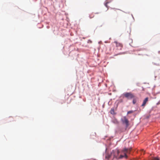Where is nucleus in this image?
Returning a JSON list of instances; mask_svg holds the SVG:
<instances>
[{
	"label": "nucleus",
	"instance_id": "dca6fc26",
	"mask_svg": "<svg viewBox=\"0 0 160 160\" xmlns=\"http://www.w3.org/2000/svg\"><path fill=\"white\" fill-rule=\"evenodd\" d=\"M117 10V9H115V11H116Z\"/></svg>",
	"mask_w": 160,
	"mask_h": 160
},
{
	"label": "nucleus",
	"instance_id": "f257e3e1",
	"mask_svg": "<svg viewBox=\"0 0 160 160\" xmlns=\"http://www.w3.org/2000/svg\"><path fill=\"white\" fill-rule=\"evenodd\" d=\"M132 148H124L121 151V153L124 154V155H121L119 156V153L120 152L119 150L118 149H115L112 150L111 152V156H112L113 158H116L117 159H121L125 157L126 158H128L127 153H129L131 150Z\"/></svg>",
	"mask_w": 160,
	"mask_h": 160
},
{
	"label": "nucleus",
	"instance_id": "0eeeda50",
	"mask_svg": "<svg viewBox=\"0 0 160 160\" xmlns=\"http://www.w3.org/2000/svg\"><path fill=\"white\" fill-rule=\"evenodd\" d=\"M110 113L112 114H115L114 110V108H112L110 111Z\"/></svg>",
	"mask_w": 160,
	"mask_h": 160
},
{
	"label": "nucleus",
	"instance_id": "6e6552de",
	"mask_svg": "<svg viewBox=\"0 0 160 160\" xmlns=\"http://www.w3.org/2000/svg\"><path fill=\"white\" fill-rule=\"evenodd\" d=\"M149 160H160V159L158 158H150Z\"/></svg>",
	"mask_w": 160,
	"mask_h": 160
},
{
	"label": "nucleus",
	"instance_id": "4468645a",
	"mask_svg": "<svg viewBox=\"0 0 160 160\" xmlns=\"http://www.w3.org/2000/svg\"><path fill=\"white\" fill-rule=\"evenodd\" d=\"M88 43H91L92 42V41L91 40H88Z\"/></svg>",
	"mask_w": 160,
	"mask_h": 160
},
{
	"label": "nucleus",
	"instance_id": "ddd939ff",
	"mask_svg": "<svg viewBox=\"0 0 160 160\" xmlns=\"http://www.w3.org/2000/svg\"><path fill=\"white\" fill-rule=\"evenodd\" d=\"M89 17L90 18H92L94 17V16L93 15H90Z\"/></svg>",
	"mask_w": 160,
	"mask_h": 160
},
{
	"label": "nucleus",
	"instance_id": "1a4fd4ad",
	"mask_svg": "<svg viewBox=\"0 0 160 160\" xmlns=\"http://www.w3.org/2000/svg\"><path fill=\"white\" fill-rule=\"evenodd\" d=\"M112 122L115 124H118V122L117 119H115L112 121Z\"/></svg>",
	"mask_w": 160,
	"mask_h": 160
},
{
	"label": "nucleus",
	"instance_id": "9b49d317",
	"mask_svg": "<svg viewBox=\"0 0 160 160\" xmlns=\"http://www.w3.org/2000/svg\"><path fill=\"white\" fill-rule=\"evenodd\" d=\"M133 112H134L133 111H132V110L129 111L128 112L127 114H131V113H133Z\"/></svg>",
	"mask_w": 160,
	"mask_h": 160
},
{
	"label": "nucleus",
	"instance_id": "9d476101",
	"mask_svg": "<svg viewBox=\"0 0 160 160\" xmlns=\"http://www.w3.org/2000/svg\"><path fill=\"white\" fill-rule=\"evenodd\" d=\"M137 99L136 98H134L133 100L132 103L133 104H135L137 102Z\"/></svg>",
	"mask_w": 160,
	"mask_h": 160
},
{
	"label": "nucleus",
	"instance_id": "f03ea898",
	"mask_svg": "<svg viewBox=\"0 0 160 160\" xmlns=\"http://www.w3.org/2000/svg\"><path fill=\"white\" fill-rule=\"evenodd\" d=\"M121 121L123 124H125L126 128L129 126V121L126 116L123 117L121 119Z\"/></svg>",
	"mask_w": 160,
	"mask_h": 160
},
{
	"label": "nucleus",
	"instance_id": "39448f33",
	"mask_svg": "<svg viewBox=\"0 0 160 160\" xmlns=\"http://www.w3.org/2000/svg\"><path fill=\"white\" fill-rule=\"evenodd\" d=\"M148 97L146 98L143 100V103L142 105V107H144L146 104V103L148 101Z\"/></svg>",
	"mask_w": 160,
	"mask_h": 160
},
{
	"label": "nucleus",
	"instance_id": "7ed1b4c3",
	"mask_svg": "<svg viewBox=\"0 0 160 160\" xmlns=\"http://www.w3.org/2000/svg\"><path fill=\"white\" fill-rule=\"evenodd\" d=\"M123 95L128 99H131L134 97V95L131 92L124 93Z\"/></svg>",
	"mask_w": 160,
	"mask_h": 160
},
{
	"label": "nucleus",
	"instance_id": "20e7f679",
	"mask_svg": "<svg viewBox=\"0 0 160 160\" xmlns=\"http://www.w3.org/2000/svg\"><path fill=\"white\" fill-rule=\"evenodd\" d=\"M113 43L115 44V45L117 48L118 49L121 50L122 49V45L121 43L117 41H115Z\"/></svg>",
	"mask_w": 160,
	"mask_h": 160
},
{
	"label": "nucleus",
	"instance_id": "f8f14e48",
	"mask_svg": "<svg viewBox=\"0 0 160 160\" xmlns=\"http://www.w3.org/2000/svg\"><path fill=\"white\" fill-rule=\"evenodd\" d=\"M108 3H109V2H106L105 3V4H104L105 6L106 7H107V8H108V5H108Z\"/></svg>",
	"mask_w": 160,
	"mask_h": 160
},
{
	"label": "nucleus",
	"instance_id": "2eb2a0df",
	"mask_svg": "<svg viewBox=\"0 0 160 160\" xmlns=\"http://www.w3.org/2000/svg\"><path fill=\"white\" fill-rule=\"evenodd\" d=\"M144 151L143 150H142V153H143V154H144Z\"/></svg>",
	"mask_w": 160,
	"mask_h": 160
},
{
	"label": "nucleus",
	"instance_id": "423d86ee",
	"mask_svg": "<svg viewBox=\"0 0 160 160\" xmlns=\"http://www.w3.org/2000/svg\"><path fill=\"white\" fill-rule=\"evenodd\" d=\"M112 157V156H111V153L110 154H107L105 156V158L106 159H107L108 160L111 157Z\"/></svg>",
	"mask_w": 160,
	"mask_h": 160
}]
</instances>
